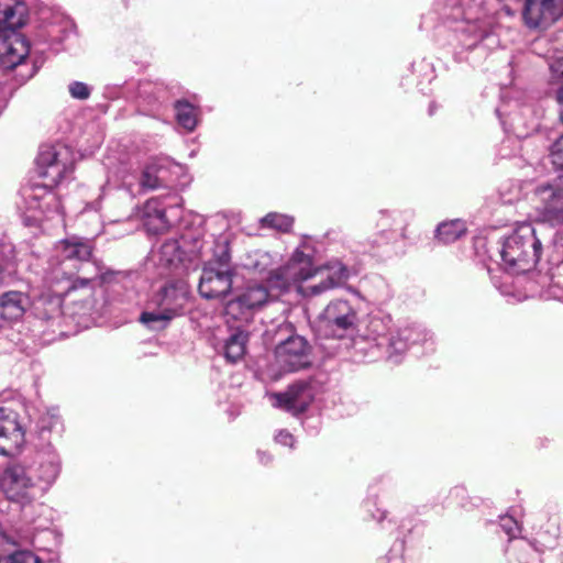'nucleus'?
Here are the masks:
<instances>
[{
	"instance_id": "nucleus-33",
	"label": "nucleus",
	"mask_w": 563,
	"mask_h": 563,
	"mask_svg": "<svg viewBox=\"0 0 563 563\" xmlns=\"http://www.w3.org/2000/svg\"><path fill=\"white\" fill-rule=\"evenodd\" d=\"M144 214L147 218L153 217L157 221L156 229H165L169 225V221L166 219V210L159 206L156 199L146 202Z\"/></svg>"
},
{
	"instance_id": "nucleus-30",
	"label": "nucleus",
	"mask_w": 563,
	"mask_h": 563,
	"mask_svg": "<svg viewBox=\"0 0 563 563\" xmlns=\"http://www.w3.org/2000/svg\"><path fill=\"white\" fill-rule=\"evenodd\" d=\"M175 110L178 124L187 131H192L197 125V111L195 107L186 101H177Z\"/></svg>"
},
{
	"instance_id": "nucleus-26",
	"label": "nucleus",
	"mask_w": 563,
	"mask_h": 563,
	"mask_svg": "<svg viewBox=\"0 0 563 563\" xmlns=\"http://www.w3.org/2000/svg\"><path fill=\"white\" fill-rule=\"evenodd\" d=\"M42 19L46 20L51 14V20L47 22V34L54 42H62L67 35L73 32V22L59 12H51L48 9L42 11Z\"/></svg>"
},
{
	"instance_id": "nucleus-5",
	"label": "nucleus",
	"mask_w": 563,
	"mask_h": 563,
	"mask_svg": "<svg viewBox=\"0 0 563 563\" xmlns=\"http://www.w3.org/2000/svg\"><path fill=\"white\" fill-rule=\"evenodd\" d=\"M280 296L271 276L264 283L247 282L235 298L227 303L225 316L232 320L249 322L256 311L278 300Z\"/></svg>"
},
{
	"instance_id": "nucleus-15",
	"label": "nucleus",
	"mask_w": 563,
	"mask_h": 563,
	"mask_svg": "<svg viewBox=\"0 0 563 563\" xmlns=\"http://www.w3.org/2000/svg\"><path fill=\"white\" fill-rule=\"evenodd\" d=\"M421 344L432 351L434 335L422 325H408L398 329L387 340L386 354L393 363H399L402 355L412 346Z\"/></svg>"
},
{
	"instance_id": "nucleus-45",
	"label": "nucleus",
	"mask_w": 563,
	"mask_h": 563,
	"mask_svg": "<svg viewBox=\"0 0 563 563\" xmlns=\"http://www.w3.org/2000/svg\"><path fill=\"white\" fill-rule=\"evenodd\" d=\"M2 325H3V324H2V323H0V328H1Z\"/></svg>"
},
{
	"instance_id": "nucleus-2",
	"label": "nucleus",
	"mask_w": 563,
	"mask_h": 563,
	"mask_svg": "<svg viewBox=\"0 0 563 563\" xmlns=\"http://www.w3.org/2000/svg\"><path fill=\"white\" fill-rule=\"evenodd\" d=\"M27 20L24 3L0 0V64L5 68L20 65L30 53L27 41L16 32Z\"/></svg>"
},
{
	"instance_id": "nucleus-43",
	"label": "nucleus",
	"mask_w": 563,
	"mask_h": 563,
	"mask_svg": "<svg viewBox=\"0 0 563 563\" xmlns=\"http://www.w3.org/2000/svg\"><path fill=\"white\" fill-rule=\"evenodd\" d=\"M429 113H430V114H432V113H433V106H430Z\"/></svg>"
},
{
	"instance_id": "nucleus-44",
	"label": "nucleus",
	"mask_w": 563,
	"mask_h": 563,
	"mask_svg": "<svg viewBox=\"0 0 563 563\" xmlns=\"http://www.w3.org/2000/svg\"><path fill=\"white\" fill-rule=\"evenodd\" d=\"M0 67H2L3 69H7L5 67H3L1 64H0Z\"/></svg>"
},
{
	"instance_id": "nucleus-34",
	"label": "nucleus",
	"mask_w": 563,
	"mask_h": 563,
	"mask_svg": "<svg viewBox=\"0 0 563 563\" xmlns=\"http://www.w3.org/2000/svg\"><path fill=\"white\" fill-rule=\"evenodd\" d=\"M139 179L140 175L130 172H124L122 175V186L132 196L143 194L142 188H139Z\"/></svg>"
},
{
	"instance_id": "nucleus-40",
	"label": "nucleus",
	"mask_w": 563,
	"mask_h": 563,
	"mask_svg": "<svg viewBox=\"0 0 563 563\" xmlns=\"http://www.w3.org/2000/svg\"><path fill=\"white\" fill-rule=\"evenodd\" d=\"M258 457H260V461L263 463V464H267L272 459L269 455H267L265 452H261L258 451Z\"/></svg>"
},
{
	"instance_id": "nucleus-35",
	"label": "nucleus",
	"mask_w": 563,
	"mask_h": 563,
	"mask_svg": "<svg viewBox=\"0 0 563 563\" xmlns=\"http://www.w3.org/2000/svg\"><path fill=\"white\" fill-rule=\"evenodd\" d=\"M1 563H41V560L31 551H16L12 553L5 562L0 559Z\"/></svg>"
},
{
	"instance_id": "nucleus-24",
	"label": "nucleus",
	"mask_w": 563,
	"mask_h": 563,
	"mask_svg": "<svg viewBox=\"0 0 563 563\" xmlns=\"http://www.w3.org/2000/svg\"><path fill=\"white\" fill-rule=\"evenodd\" d=\"M549 60V67L551 71V79L553 81L563 80V31L559 32L552 41L551 47L545 54ZM556 100L561 107L560 118L563 123V85L556 92Z\"/></svg>"
},
{
	"instance_id": "nucleus-37",
	"label": "nucleus",
	"mask_w": 563,
	"mask_h": 563,
	"mask_svg": "<svg viewBox=\"0 0 563 563\" xmlns=\"http://www.w3.org/2000/svg\"><path fill=\"white\" fill-rule=\"evenodd\" d=\"M69 93L73 98L86 100L90 96V88L81 81H74L68 87Z\"/></svg>"
},
{
	"instance_id": "nucleus-17",
	"label": "nucleus",
	"mask_w": 563,
	"mask_h": 563,
	"mask_svg": "<svg viewBox=\"0 0 563 563\" xmlns=\"http://www.w3.org/2000/svg\"><path fill=\"white\" fill-rule=\"evenodd\" d=\"M453 30L462 36V44L473 47L486 35V26L481 20V5H467V0H462L453 14Z\"/></svg>"
},
{
	"instance_id": "nucleus-25",
	"label": "nucleus",
	"mask_w": 563,
	"mask_h": 563,
	"mask_svg": "<svg viewBox=\"0 0 563 563\" xmlns=\"http://www.w3.org/2000/svg\"><path fill=\"white\" fill-rule=\"evenodd\" d=\"M30 305L29 297L21 291H7L0 296V321L19 320Z\"/></svg>"
},
{
	"instance_id": "nucleus-8",
	"label": "nucleus",
	"mask_w": 563,
	"mask_h": 563,
	"mask_svg": "<svg viewBox=\"0 0 563 563\" xmlns=\"http://www.w3.org/2000/svg\"><path fill=\"white\" fill-rule=\"evenodd\" d=\"M276 334L280 338L275 347V358L282 371L297 372L310 365V345L303 336L292 333L289 323L280 324Z\"/></svg>"
},
{
	"instance_id": "nucleus-36",
	"label": "nucleus",
	"mask_w": 563,
	"mask_h": 563,
	"mask_svg": "<svg viewBox=\"0 0 563 563\" xmlns=\"http://www.w3.org/2000/svg\"><path fill=\"white\" fill-rule=\"evenodd\" d=\"M550 158L556 168L563 169V134L552 144Z\"/></svg>"
},
{
	"instance_id": "nucleus-13",
	"label": "nucleus",
	"mask_w": 563,
	"mask_h": 563,
	"mask_svg": "<svg viewBox=\"0 0 563 563\" xmlns=\"http://www.w3.org/2000/svg\"><path fill=\"white\" fill-rule=\"evenodd\" d=\"M21 195L25 202V208L33 211L31 218L40 221L41 216L53 219L57 218L63 222L62 205L57 195L49 188L47 184L34 183L22 189Z\"/></svg>"
},
{
	"instance_id": "nucleus-32",
	"label": "nucleus",
	"mask_w": 563,
	"mask_h": 563,
	"mask_svg": "<svg viewBox=\"0 0 563 563\" xmlns=\"http://www.w3.org/2000/svg\"><path fill=\"white\" fill-rule=\"evenodd\" d=\"M14 255L13 249L10 245L0 246V285L4 282L7 276L14 273Z\"/></svg>"
},
{
	"instance_id": "nucleus-23",
	"label": "nucleus",
	"mask_w": 563,
	"mask_h": 563,
	"mask_svg": "<svg viewBox=\"0 0 563 563\" xmlns=\"http://www.w3.org/2000/svg\"><path fill=\"white\" fill-rule=\"evenodd\" d=\"M32 465L35 468V482L40 484V487L42 488V494L44 495L56 481L59 474V456L53 450L41 452L37 455L36 464Z\"/></svg>"
},
{
	"instance_id": "nucleus-6",
	"label": "nucleus",
	"mask_w": 563,
	"mask_h": 563,
	"mask_svg": "<svg viewBox=\"0 0 563 563\" xmlns=\"http://www.w3.org/2000/svg\"><path fill=\"white\" fill-rule=\"evenodd\" d=\"M35 468L24 463L8 465L0 477V489L12 503L29 506L42 497V488L35 482Z\"/></svg>"
},
{
	"instance_id": "nucleus-4",
	"label": "nucleus",
	"mask_w": 563,
	"mask_h": 563,
	"mask_svg": "<svg viewBox=\"0 0 563 563\" xmlns=\"http://www.w3.org/2000/svg\"><path fill=\"white\" fill-rule=\"evenodd\" d=\"M189 299L190 289L186 282L167 283L152 298L157 309L143 312L140 321L152 330L164 329L170 320L184 313Z\"/></svg>"
},
{
	"instance_id": "nucleus-22",
	"label": "nucleus",
	"mask_w": 563,
	"mask_h": 563,
	"mask_svg": "<svg viewBox=\"0 0 563 563\" xmlns=\"http://www.w3.org/2000/svg\"><path fill=\"white\" fill-rule=\"evenodd\" d=\"M168 165L165 158H152L143 166L139 179V188H142V192L168 185Z\"/></svg>"
},
{
	"instance_id": "nucleus-19",
	"label": "nucleus",
	"mask_w": 563,
	"mask_h": 563,
	"mask_svg": "<svg viewBox=\"0 0 563 563\" xmlns=\"http://www.w3.org/2000/svg\"><path fill=\"white\" fill-rule=\"evenodd\" d=\"M350 277L349 268L340 261H331L317 269H312V284L303 288L307 296H319L330 289L336 288Z\"/></svg>"
},
{
	"instance_id": "nucleus-3",
	"label": "nucleus",
	"mask_w": 563,
	"mask_h": 563,
	"mask_svg": "<svg viewBox=\"0 0 563 563\" xmlns=\"http://www.w3.org/2000/svg\"><path fill=\"white\" fill-rule=\"evenodd\" d=\"M542 243L531 223H522L508 235L500 250L505 268L512 274L531 271L540 260Z\"/></svg>"
},
{
	"instance_id": "nucleus-38",
	"label": "nucleus",
	"mask_w": 563,
	"mask_h": 563,
	"mask_svg": "<svg viewBox=\"0 0 563 563\" xmlns=\"http://www.w3.org/2000/svg\"><path fill=\"white\" fill-rule=\"evenodd\" d=\"M500 527L509 538H515L519 532L518 522L512 517H501Z\"/></svg>"
},
{
	"instance_id": "nucleus-21",
	"label": "nucleus",
	"mask_w": 563,
	"mask_h": 563,
	"mask_svg": "<svg viewBox=\"0 0 563 563\" xmlns=\"http://www.w3.org/2000/svg\"><path fill=\"white\" fill-rule=\"evenodd\" d=\"M274 406L292 415L303 412L314 398V390L310 383L297 382L288 387L285 393L274 394Z\"/></svg>"
},
{
	"instance_id": "nucleus-14",
	"label": "nucleus",
	"mask_w": 563,
	"mask_h": 563,
	"mask_svg": "<svg viewBox=\"0 0 563 563\" xmlns=\"http://www.w3.org/2000/svg\"><path fill=\"white\" fill-rule=\"evenodd\" d=\"M538 199L537 212L542 222L563 224V175L540 184L534 189Z\"/></svg>"
},
{
	"instance_id": "nucleus-27",
	"label": "nucleus",
	"mask_w": 563,
	"mask_h": 563,
	"mask_svg": "<svg viewBox=\"0 0 563 563\" xmlns=\"http://www.w3.org/2000/svg\"><path fill=\"white\" fill-rule=\"evenodd\" d=\"M247 341V332L238 327L224 342L225 358L232 363L240 361L245 354Z\"/></svg>"
},
{
	"instance_id": "nucleus-29",
	"label": "nucleus",
	"mask_w": 563,
	"mask_h": 563,
	"mask_svg": "<svg viewBox=\"0 0 563 563\" xmlns=\"http://www.w3.org/2000/svg\"><path fill=\"white\" fill-rule=\"evenodd\" d=\"M243 265L245 268L254 273H267V277L269 276L271 271L276 269L273 268L274 261L272 255L268 252L264 251H254L247 254Z\"/></svg>"
},
{
	"instance_id": "nucleus-7",
	"label": "nucleus",
	"mask_w": 563,
	"mask_h": 563,
	"mask_svg": "<svg viewBox=\"0 0 563 563\" xmlns=\"http://www.w3.org/2000/svg\"><path fill=\"white\" fill-rule=\"evenodd\" d=\"M389 324V317L378 314H369L362 322L357 321L354 333L349 338L357 361H371L379 355Z\"/></svg>"
},
{
	"instance_id": "nucleus-18",
	"label": "nucleus",
	"mask_w": 563,
	"mask_h": 563,
	"mask_svg": "<svg viewBox=\"0 0 563 563\" xmlns=\"http://www.w3.org/2000/svg\"><path fill=\"white\" fill-rule=\"evenodd\" d=\"M37 164L42 168L40 175L49 181V185L59 184L74 169L67 147H45L37 156Z\"/></svg>"
},
{
	"instance_id": "nucleus-10",
	"label": "nucleus",
	"mask_w": 563,
	"mask_h": 563,
	"mask_svg": "<svg viewBox=\"0 0 563 563\" xmlns=\"http://www.w3.org/2000/svg\"><path fill=\"white\" fill-rule=\"evenodd\" d=\"M358 321L357 308L346 299L331 300L319 316V322L325 334L336 339L350 338Z\"/></svg>"
},
{
	"instance_id": "nucleus-41",
	"label": "nucleus",
	"mask_w": 563,
	"mask_h": 563,
	"mask_svg": "<svg viewBox=\"0 0 563 563\" xmlns=\"http://www.w3.org/2000/svg\"><path fill=\"white\" fill-rule=\"evenodd\" d=\"M147 87H148V85H143L141 87V90H140L141 96L146 95L148 92Z\"/></svg>"
},
{
	"instance_id": "nucleus-16",
	"label": "nucleus",
	"mask_w": 563,
	"mask_h": 563,
	"mask_svg": "<svg viewBox=\"0 0 563 563\" xmlns=\"http://www.w3.org/2000/svg\"><path fill=\"white\" fill-rule=\"evenodd\" d=\"M563 18V0H525L521 19L533 31H543Z\"/></svg>"
},
{
	"instance_id": "nucleus-20",
	"label": "nucleus",
	"mask_w": 563,
	"mask_h": 563,
	"mask_svg": "<svg viewBox=\"0 0 563 563\" xmlns=\"http://www.w3.org/2000/svg\"><path fill=\"white\" fill-rule=\"evenodd\" d=\"M25 443V431L18 421L16 415L0 408V455L16 456Z\"/></svg>"
},
{
	"instance_id": "nucleus-28",
	"label": "nucleus",
	"mask_w": 563,
	"mask_h": 563,
	"mask_svg": "<svg viewBox=\"0 0 563 563\" xmlns=\"http://www.w3.org/2000/svg\"><path fill=\"white\" fill-rule=\"evenodd\" d=\"M466 232V224L460 219L444 221L437 228V239L449 244L459 240Z\"/></svg>"
},
{
	"instance_id": "nucleus-1",
	"label": "nucleus",
	"mask_w": 563,
	"mask_h": 563,
	"mask_svg": "<svg viewBox=\"0 0 563 563\" xmlns=\"http://www.w3.org/2000/svg\"><path fill=\"white\" fill-rule=\"evenodd\" d=\"M53 252L43 277L52 295H43L37 300V314L47 320L58 317L64 299L79 306L77 313L92 311L96 307L93 280L101 269L90 261L91 245L73 238L59 241Z\"/></svg>"
},
{
	"instance_id": "nucleus-12",
	"label": "nucleus",
	"mask_w": 563,
	"mask_h": 563,
	"mask_svg": "<svg viewBox=\"0 0 563 563\" xmlns=\"http://www.w3.org/2000/svg\"><path fill=\"white\" fill-rule=\"evenodd\" d=\"M234 271L228 258L208 262L201 272L198 291L206 299H222L233 286Z\"/></svg>"
},
{
	"instance_id": "nucleus-31",
	"label": "nucleus",
	"mask_w": 563,
	"mask_h": 563,
	"mask_svg": "<svg viewBox=\"0 0 563 563\" xmlns=\"http://www.w3.org/2000/svg\"><path fill=\"white\" fill-rule=\"evenodd\" d=\"M261 223L266 228L288 232L294 224V219L286 214L271 212L261 220Z\"/></svg>"
},
{
	"instance_id": "nucleus-9",
	"label": "nucleus",
	"mask_w": 563,
	"mask_h": 563,
	"mask_svg": "<svg viewBox=\"0 0 563 563\" xmlns=\"http://www.w3.org/2000/svg\"><path fill=\"white\" fill-rule=\"evenodd\" d=\"M188 240L183 236L180 241L166 240L157 251L152 253L154 264L166 272L187 271L201 255L202 242L192 240V245L187 247Z\"/></svg>"
},
{
	"instance_id": "nucleus-39",
	"label": "nucleus",
	"mask_w": 563,
	"mask_h": 563,
	"mask_svg": "<svg viewBox=\"0 0 563 563\" xmlns=\"http://www.w3.org/2000/svg\"><path fill=\"white\" fill-rule=\"evenodd\" d=\"M275 441L279 444H283V445H287V446H290L292 448L294 446V437L291 433H289L288 431L286 430H280L276 435H275Z\"/></svg>"
},
{
	"instance_id": "nucleus-42",
	"label": "nucleus",
	"mask_w": 563,
	"mask_h": 563,
	"mask_svg": "<svg viewBox=\"0 0 563 563\" xmlns=\"http://www.w3.org/2000/svg\"><path fill=\"white\" fill-rule=\"evenodd\" d=\"M373 517L376 518L377 520H383L385 517V514L383 511H380L378 517H376V516H373Z\"/></svg>"
},
{
	"instance_id": "nucleus-11",
	"label": "nucleus",
	"mask_w": 563,
	"mask_h": 563,
	"mask_svg": "<svg viewBox=\"0 0 563 563\" xmlns=\"http://www.w3.org/2000/svg\"><path fill=\"white\" fill-rule=\"evenodd\" d=\"M312 269L311 252L307 245H302L295 250L285 265L271 271L269 276L275 283L276 289L284 295L292 285L311 278Z\"/></svg>"
}]
</instances>
